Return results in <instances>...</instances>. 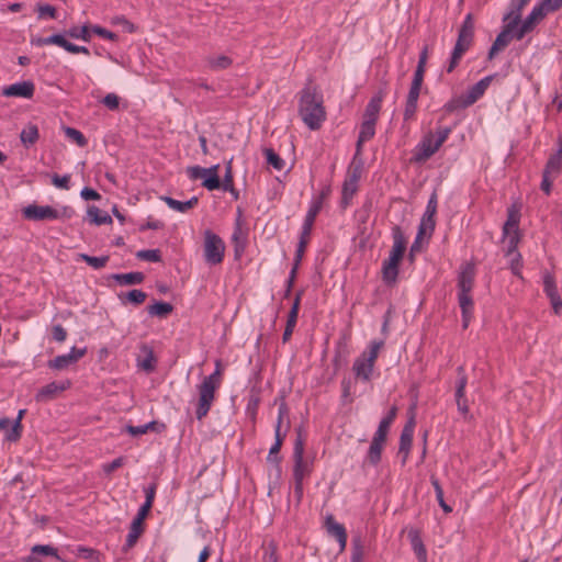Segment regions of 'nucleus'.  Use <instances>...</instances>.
I'll return each mask as SVG.
<instances>
[{
	"instance_id": "26",
	"label": "nucleus",
	"mask_w": 562,
	"mask_h": 562,
	"mask_svg": "<svg viewBox=\"0 0 562 562\" xmlns=\"http://www.w3.org/2000/svg\"><path fill=\"white\" fill-rule=\"evenodd\" d=\"M385 440V438L379 437L376 435L373 436L367 454V460L370 464L376 465L381 461L383 443Z\"/></svg>"
},
{
	"instance_id": "64",
	"label": "nucleus",
	"mask_w": 562,
	"mask_h": 562,
	"mask_svg": "<svg viewBox=\"0 0 562 562\" xmlns=\"http://www.w3.org/2000/svg\"><path fill=\"white\" fill-rule=\"evenodd\" d=\"M80 195L83 200H87V201H95V200L101 199V195L95 190L88 188V187H86L81 190Z\"/></svg>"
},
{
	"instance_id": "35",
	"label": "nucleus",
	"mask_w": 562,
	"mask_h": 562,
	"mask_svg": "<svg viewBox=\"0 0 562 562\" xmlns=\"http://www.w3.org/2000/svg\"><path fill=\"white\" fill-rule=\"evenodd\" d=\"M26 413V409H20L19 413H18V416L16 418L13 420V424H12V427L10 429V431L7 432L5 435V439L8 441H16L20 439L21 437V432H22V418L23 416L25 415Z\"/></svg>"
},
{
	"instance_id": "4",
	"label": "nucleus",
	"mask_w": 562,
	"mask_h": 562,
	"mask_svg": "<svg viewBox=\"0 0 562 562\" xmlns=\"http://www.w3.org/2000/svg\"><path fill=\"white\" fill-rule=\"evenodd\" d=\"M384 347V340H372L352 364V372L356 381L359 383L371 382L374 375V363L381 349Z\"/></svg>"
},
{
	"instance_id": "8",
	"label": "nucleus",
	"mask_w": 562,
	"mask_h": 562,
	"mask_svg": "<svg viewBox=\"0 0 562 562\" xmlns=\"http://www.w3.org/2000/svg\"><path fill=\"white\" fill-rule=\"evenodd\" d=\"M321 206H322L321 202L314 203L310 207V210L305 216L301 236H300V241H299V245H297V248L295 251V255L299 258V260H302V258H303L306 245L308 244V240H310V236H311V232H312L315 218L321 211Z\"/></svg>"
},
{
	"instance_id": "14",
	"label": "nucleus",
	"mask_w": 562,
	"mask_h": 562,
	"mask_svg": "<svg viewBox=\"0 0 562 562\" xmlns=\"http://www.w3.org/2000/svg\"><path fill=\"white\" fill-rule=\"evenodd\" d=\"M86 355V348L72 347L68 353L55 357L49 361V367L57 370H64L75 364Z\"/></svg>"
},
{
	"instance_id": "30",
	"label": "nucleus",
	"mask_w": 562,
	"mask_h": 562,
	"mask_svg": "<svg viewBox=\"0 0 562 562\" xmlns=\"http://www.w3.org/2000/svg\"><path fill=\"white\" fill-rule=\"evenodd\" d=\"M113 279L120 285H134L143 283L145 276L143 272H128V273H117L113 274Z\"/></svg>"
},
{
	"instance_id": "62",
	"label": "nucleus",
	"mask_w": 562,
	"mask_h": 562,
	"mask_svg": "<svg viewBox=\"0 0 562 562\" xmlns=\"http://www.w3.org/2000/svg\"><path fill=\"white\" fill-rule=\"evenodd\" d=\"M92 32L103 38H108L111 41H115L117 38V35L115 33H113L104 27H101L99 25L93 26Z\"/></svg>"
},
{
	"instance_id": "47",
	"label": "nucleus",
	"mask_w": 562,
	"mask_h": 562,
	"mask_svg": "<svg viewBox=\"0 0 562 562\" xmlns=\"http://www.w3.org/2000/svg\"><path fill=\"white\" fill-rule=\"evenodd\" d=\"M80 258L93 269H101L109 261V256L93 257L86 254H81Z\"/></svg>"
},
{
	"instance_id": "56",
	"label": "nucleus",
	"mask_w": 562,
	"mask_h": 562,
	"mask_svg": "<svg viewBox=\"0 0 562 562\" xmlns=\"http://www.w3.org/2000/svg\"><path fill=\"white\" fill-rule=\"evenodd\" d=\"M37 13H38V19H44L46 16H48L50 19H56L57 11H56L55 7L45 3V4H38Z\"/></svg>"
},
{
	"instance_id": "60",
	"label": "nucleus",
	"mask_w": 562,
	"mask_h": 562,
	"mask_svg": "<svg viewBox=\"0 0 562 562\" xmlns=\"http://www.w3.org/2000/svg\"><path fill=\"white\" fill-rule=\"evenodd\" d=\"M52 335H53L54 340H56L58 342H63V341H65V339L67 337V331L61 325L57 324V325L53 326Z\"/></svg>"
},
{
	"instance_id": "22",
	"label": "nucleus",
	"mask_w": 562,
	"mask_h": 562,
	"mask_svg": "<svg viewBox=\"0 0 562 562\" xmlns=\"http://www.w3.org/2000/svg\"><path fill=\"white\" fill-rule=\"evenodd\" d=\"M493 79L494 75H490L473 85L464 94L467 103L474 104L485 93Z\"/></svg>"
},
{
	"instance_id": "46",
	"label": "nucleus",
	"mask_w": 562,
	"mask_h": 562,
	"mask_svg": "<svg viewBox=\"0 0 562 562\" xmlns=\"http://www.w3.org/2000/svg\"><path fill=\"white\" fill-rule=\"evenodd\" d=\"M263 154L267 158V162L271 165L274 169H283L284 160L272 148H265Z\"/></svg>"
},
{
	"instance_id": "19",
	"label": "nucleus",
	"mask_w": 562,
	"mask_h": 562,
	"mask_svg": "<svg viewBox=\"0 0 562 562\" xmlns=\"http://www.w3.org/2000/svg\"><path fill=\"white\" fill-rule=\"evenodd\" d=\"M303 294V291H299L295 295L294 302L292 304V307L289 312L285 329L282 336V341L288 342L293 334V330L295 328L297 316H299V310H300V302L301 296Z\"/></svg>"
},
{
	"instance_id": "25",
	"label": "nucleus",
	"mask_w": 562,
	"mask_h": 562,
	"mask_svg": "<svg viewBox=\"0 0 562 562\" xmlns=\"http://www.w3.org/2000/svg\"><path fill=\"white\" fill-rule=\"evenodd\" d=\"M408 539L411 541L413 551L415 552L419 562L427 561V551L420 538L419 531L417 529H411L408 531Z\"/></svg>"
},
{
	"instance_id": "40",
	"label": "nucleus",
	"mask_w": 562,
	"mask_h": 562,
	"mask_svg": "<svg viewBox=\"0 0 562 562\" xmlns=\"http://www.w3.org/2000/svg\"><path fill=\"white\" fill-rule=\"evenodd\" d=\"M562 166V143L559 150L553 154L547 161L544 170L550 173L558 175Z\"/></svg>"
},
{
	"instance_id": "42",
	"label": "nucleus",
	"mask_w": 562,
	"mask_h": 562,
	"mask_svg": "<svg viewBox=\"0 0 562 562\" xmlns=\"http://www.w3.org/2000/svg\"><path fill=\"white\" fill-rule=\"evenodd\" d=\"M350 562H362L364 557V547L360 536L353 537L351 542Z\"/></svg>"
},
{
	"instance_id": "7",
	"label": "nucleus",
	"mask_w": 562,
	"mask_h": 562,
	"mask_svg": "<svg viewBox=\"0 0 562 562\" xmlns=\"http://www.w3.org/2000/svg\"><path fill=\"white\" fill-rule=\"evenodd\" d=\"M293 459H294V468H293V477L294 481L303 482L306 476H308L312 472V462L304 459V440L302 438L301 431H297V436L294 442L293 448Z\"/></svg>"
},
{
	"instance_id": "39",
	"label": "nucleus",
	"mask_w": 562,
	"mask_h": 562,
	"mask_svg": "<svg viewBox=\"0 0 562 562\" xmlns=\"http://www.w3.org/2000/svg\"><path fill=\"white\" fill-rule=\"evenodd\" d=\"M65 37L61 34H53L48 37H34L31 40V44L37 47L45 45H57L63 47L65 44Z\"/></svg>"
},
{
	"instance_id": "31",
	"label": "nucleus",
	"mask_w": 562,
	"mask_h": 562,
	"mask_svg": "<svg viewBox=\"0 0 562 562\" xmlns=\"http://www.w3.org/2000/svg\"><path fill=\"white\" fill-rule=\"evenodd\" d=\"M146 297L147 294L144 291L137 289L131 290L127 293L119 294V299L123 304L128 302L134 305H140L142 303L145 302Z\"/></svg>"
},
{
	"instance_id": "5",
	"label": "nucleus",
	"mask_w": 562,
	"mask_h": 562,
	"mask_svg": "<svg viewBox=\"0 0 562 562\" xmlns=\"http://www.w3.org/2000/svg\"><path fill=\"white\" fill-rule=\"evenodd\" d=\"M451 131V127L440 126L436 130V133H427L415 149L414 160L416 162L428 160L446 142Z\"/></svg>"
},
{
	"instance_id": "1",
	"label": "nucleus",
	"mask_w": 562,
	"mask_h": 562,
	"mask_svg": "<svg viewBox=\"0 0 562 562\" xmlns=\"http://www.w3.org/2000/svg\"><path fill=\"white\" fill-rule=\"evenodd\" d=\"M299 113L303 122L313 131L318 130L322 122L325 121L326 113L323 106V97L311 85H307L301 91Z\"/></svg>"
},
{
	"instance_id": "15",
	"label": "nucleus",
	"mask_w": 562,
	"mask_h": 562,
	"mask_svg": "<svg viewBox=\"0 0 562 562\" xmlns=\"http://www.w3.org/2000/svg\"><path fill=\"white\" fill-rule=\"evenodd\" d=\"M325 528L330 537H334L340 547V551H344L347 546V531L344 525L337 522L333 515H327L325 518Z\"/></svg>"
},
{
	"instance_id": "54",
	"label": "nucleus",
	"mask_w": 562,
	"mask_h": 562,
	"mask_svg": "<svg viewBox=\"0 0 562 562\" xmlns=\"http://www.w3.org/2000/svg\"><path fill=\"white\" fill-rule=\"evenodd\" d=\"M68 35L72 38H80L83 41H90V31L87 25H83L81 27L75 26L71 27L68 32Z\"/></svg>"
},
{
	"instance_id": "28",
	"label": "nucleus",
	"mask_w": 562,
	"mask_h": 562,
	"mask_svg": "<svg viewBox=\"0 0 562 562\" xmlns=\"http://www.w3.org/2000/svg\"><path fill=\"white\" fill-rule=\"evenodd\" d=\"M161 200L173 211L186 213L189 210L193 209L199 200L196 196H192L190 200L186 202L178 201L170 196H162Z\"/></svg>"
},
{
	"instance_id": "44",
	"label": "nucleus",
	"mask_w": 562,
	"mask_h": 562,
	"mask_svg": "<svg viewBox=\"0 0 562 562\" xmlns=\"http://www.w3.org/2000/svg\"><path fill=\"white\" fill-rule=\"evenodd\" d=\"M537 10H540L542 16L558 11L562 7V0H542L539 4L535 5Z\"/></svg>"
},
{
	"instance_id": "45",
	"label": "nucleus",
	"mask_w": 562,
	"mask_h": 562,
	"mask_svg": "<svg viewBox=\"0 0 562 562\" xmlns=\"http://www.w3.org/2000/svg\"><path fill=\"white\" fill-rule=\"evenodd\" d=\"M543 290L549 299L560 295L558 292L555 280L553 276L549 272H546L543 276Z\"/></svg>"
},
{
	"instance_id": "21",
	"label": "nucleus",
	"mask_w": 562,
	"mask_h": 562,
	"mask_svg": "<svg viewBox=\"0 0 562 562\" xmlns=\"http://www.w3.org/2000/svg\"><path fill=\"white\" fill-rule=\"evenodd\" d=\"M157 358L151 347L143 344L139 347V353L137 356V367L146 372H151L156 368Z\"/></svg>"
},
{
	"instance_id": "63",
	"label": "nucleus",
	"mask_w": 562,
	"mask_h": 562,
	"mask_svg": "<svg viewBox=\"0 0 562 562\" xmlns=\"http://www.w3.org/2000/svg\"><path fill=\"white\" fill-rule=\"evenodd\" d=\"M221 382V373L220 370L216 369V371L212 374H210L207 378L204 379L202 384L200 386H216Z\"/></svg>"
},
{
	"instance_id": "38",
	"label": "nucleus",
	"mask_w": 562,
	"mask_h": 562,
	"mask_svg": "<svg viewBox=\"0 0 562 562\" xmlns=\"http://www.w3.org/2000/svg\"><path fill=\"white\" fill-rule=\"evenodd\" d=\"M173 310V306L168 302H156L147 307L150 316H157L160 318L167 317Z\"/></svg>"
},
{
	"instance_id": "36",
	"label": "nucleus",
	"mask_w": 562,
	"mask_h": 562,
	"mask_svg": "<svg viewBox=\"0 0 562 562\" xmlns=\"http://www.w3.org/2000/svg\"><path fill=\"white\" fill-rule=\"evenodd\" d=\"M38 128L34 124H29L25 126L20 134L21 142L25 147L35 144L38 139Z\"/></svg>"
},
{
	"instance_id": "24",
	"label": "nucleus",
	"mask_w": 562,
	"mask_h": 562,
	"mask_svg": "<svg viewBox=\"0 0 562 562\" xmlns=\"http://www.w3.org/2000/svg\"><path fill=\"white\" fill-rule=\"evenodd\" d=\"M459 306L462 314V327L467 329L473 317L474 303L471 295H458Z\"/></svg>"
},
{
	"instance_id": "2",
	"label": "nucleus",
	"mask_w": 562,
	"mask_h": 562,
	"mask_svg": "<svg viewBox=\"0 0 562 562\" xmlns=\"http://www.w3.org/2000/svg\"><path fill=\"white\" fill-rule=\"evenodd\" d=\"M233 158H231L225 165V175L223 181L218 177L220 165H214L210 168H203L200 166H191L187 168V173L191 180L202 179V186L210 191L223 189L233 190L234 175H233Z\"/></svg>"
},
{
	"instance_id": "3",
	"label": "nucleus",
	"mask_w": 562,
	"mask_h": 562,
	"mask_svg": "<svg viewBox=\"0 0 562 562\" xmlns=\"http://www.w3.org/2000/svg\"><path fill=\"white\" fill-rule=\"evenodd\" d=\"M393 246L390 251L389 259L383 261L382 278L387 284L394 283L398 276V265L403 259L406 250L407 238L400 226L392 228Z\"/></svg>"
},
{
	"instance_id": "13",
	"label": "nucleus",
	"mask_w": 562,
	"mask_h": 562,
	"mask_svg": "<svg viewBox=\"0 0 562 562\" xmlns=\"http://www.w3.org/2000/svg\"><path fill=\"white\" fill-rule=\"evenodd\" d=\"M475 268L471 262H465L461 266L458 276V295H471L474 284Z\"/></svg>"
},
{
	"instance_id": "29",
	"label": "nucleus",
	"mask_w": 562,
	"mask_h": 562,
	"mask_svg": "<svg viewBox=\"0 0 562 562\" xmlns=\"http://www.w3.org/2000/svg\"><path fill=\"white\" fill-rule=\"evenodd\" d=\"M143 531H144L143 522L133 519L131 527H130L128 535L126 537L125 544L123 546L124 552H127L130 549H132L136 544L138 538L143 533Z\"/></svg>"
},
{
	"instance_id": "37",
	"label": "nucleus",
	"mask_w": 562,
	"mask_h": 562,
	"mask_svg": "<svg viewBox=\"0 0 562 562\" xmlns=\"http://www.w3.org/2000/svg\"><path fill=\"white\" fill-rule=\"evenodd\" d=\"M206 63L210 69L212 70H223L227 69L232 64L233 60L231 57L226 55H218V56H209L206 58Z\"/></svg>"
},
{
	"instance_id": "49",
	"label": "nucleus",
	"mask_w": 562,
	"mask_h": 562,
	"mask_svg": "<svg viewBox=\"0 0 562 562\" xmlns=\"http://www.w3.org/2000/svg\"><path fill=\"white\" fill-rule=\"evenodd\" d=\"M65 134L69 139L75 142L80 147H85L88 143L85 135L79 130H76L74 127H66Z\"/></svg>"
},
{
	"instance_id": "51",
	"label": "nucleus",
	"mask_w": 562,
	"mask_h": 562,
	"mask_svg": "<svg viewBox=\"0 0 562 562\" xmlns=\"http://www.w3.org/2000/svg\"><path fill=\"white\" fill-rule=\"evenodd\" d=\"M543 19L542 13H540V10H537L536 7L531 10V12L527 15V18L521 23L524 26H526L530 32L533 30L536 24Z\"/></svg>"
},
{
	"instance_id": "34",
	"label": "nucleus",
	"mask_w": 562,
	"mask_h": 562,
	"mask_svg": "<svg viewBox=\"0 0 562 562\" xmlns=\"http://www.w3.org/2000/svg\"><path fill=\"white\" fill-rule=\"evenodd\" d=\"M396 413H397V408L395 406H393L390 409V412L387 413V415L381 419L379 427L374 435L386 439L390 426L393 423V420L395 419Z\"/></svg>"
},
{
	"instance_id": "10",
	"label": "nucleus",
	"mask_w": 562,
	"mask_h": 562,
	"mask_svg": "<svg viewBox=\"0 0 562 562\" xmlns=\"http://www.w3.org/2000/svg\"><path fill=\"white\" fill-rule=\"evenodd\" d=\"M520 22V15H515L512 21H509L502 30V32L496 36L494 43L492 44L487 58L492 60L495 55L508 46L513 38V32L517 29Z\"/></svg>"
},
{
	"instance_id": "9",
	"label": "nucleus",
	"mask_w": 562,
	"mask_h": 562,
	"mask_svg": "<svg viewBox=\"0 0 562 562\" xmlns=\"http://www.w3.org/2000/svg\"><path fill=\"white\" fill-rule=\"evenodd\" d=\"M474 38V20L471 13H468L459 29L458 38L453 50L464 54L472 45Z\"/></svg>"
},
{
	"instance_id": "57",
	"label": "nucleus",
	"mask_w": 562,
	"mask_h": 562,
	"mask_svg": "<svg viewBox=\"0 0 562 562\" xmlns=\"http://www.w3.org/2000/svg\"><path fill=\"white\" fill-rule=\"evenodd\" d=\"M69 181H70V176L69 175L59 176L57 173H54L52 176L53 184L55 187L59 188V189L68 190L69 189Z\"/></svg>"
},
{
	"instance_id": "12",
	"label": "nucleus",
	"mask_w": 562,
	"mask_h": 562,
	"mask_svg": "<svg viewBox=\"0 0 562 562\" xmlns=\"http://www.w3.org/2000/svg\"><path fill=\"white\" fill-rule=\"evenodd\" d=\"M437 205H438L437 193L432 192V194L430 195V198L428 200L426 211L422 217V221H420V224L418 227V237H423L427 231H429V235H431V233L434 232L435 225H436L435 215L437 213Z\"/></svg>"
},
{
	"instance_id": "6",
	"label": "nucleus",
	"mask_w": 562,
	"mask_h": 562,
	"mask_svg": "<svg viewBox=\"0 0 562 562\" xmlns=\"http://www.w3.org/2000/svg\"><path fill=\"white\" fill-rule=\"evenodd\" d=\"M225 244L223 239L207 229L204 233V259L205 262L215 266L223 261Z\"/></svg>"
},
{
	"instance_id": "58",
	"label": "nucleus",
	"mask_w": 562,
	"mask_h": 562,
	"mask_svg": "<svg viewBox=\"0 0 562 562\" xmlns=\"http://www.w3.org/2000/svg\"><path fill=\"white\" fill-rule=\"evenodd\" d=\"M102 103L109 109V110H117L120 105V98L115 93H108L103 99Z\"/></svg>"
},
{
	"instance_id": "48",
	"label": "nucleus",
	"mask_w": 562,
	"mask_h": 562,
	"mask_svg": "<svg viewBox=\"0 0 562 562\" xmlns=\"http://www.w3.org/2000/svg\"><path fill=\"white\" fill-rule=\"evenodd\" d=\"M374 134L375 123H372L371 121H363L359 132L360 142H367L371 139Z\"/></svg>"
},
{
	"instance_id": "17",
	"label": "nucleus",
	"mask_w": 562,
	"mask_h": 562,
	"mask_svg": "<svg viewBox=\"0 0 562 562\" xmlns=\"http://www.w3.org/2000/svg\"><path fill=\"white\" fill-rule=\"evenodd\" d=\"M215 390L216 389H200L199 398L195 403V417L199 420H202L210 412L215 400Z\"/></svg>"
},
{
	"instance_id": "61",
	"label": "nucleus",
	"mask_w": 562,
	"mask_h": 562,
	"mask_svg": "<svg viewBox=\"0 0 562 562\" xmlns=\"http://www.w3.org/2000/svg\"><path fill=\"white\" fill-rule=\"evenodd\" d=\"M420 89H422V86L412 83L408 94H407L406 102L417 104Z\"/></svg>"
},
{
	"instance_id": "52",
	"label": "nucleus",
	"mask_w": 562,
	"mask_h": 562,
	"mask_svg": "<svg viewBox=\"0 0 562 562\" xmlns=\"http://www.w3.org/2000/svg\"><path fill=\"white\" fill-rule=\"evenodd\" d=\"M64 389H41L35 395L37 402H48L56 398Z\"/></svg>"
},
{
	"instance_id": "55",
	"label": "nucleus",
	"mask_w": 562,
	"mask_h": 562,
	"mask_svg": "<svg viewBox=\"0 0 562 562\" xmlns=\"http://www.w3.org/2000/svg\"><path fill=\"white\" fill-rule=\"evenodd\" d=\"M77 555L87 560H95L97 562H100L99 560V552L94 549L87 548V547H78L77 548Z\"/></svg>"
},
{
	"instance_id": "59",
	"label": "nucleus",
	"mask_w": 562,
	"mask_h": 562,
	"mask_svg": "<svg viewBox=\"0 0 562 562\" xmlns=\"http://www.w3.org/2000/svg\"><path fill=\"white\" fill-rule=\"evenodd\" d=\"M263 562H278L277 547L270 543L266 549L262 558Z\"/></svg>"
},
{
	"instance_id": "11",
	"label": "nucleus",
	"mask_w": 562,
	"mask_h": 562,
	"mask_svg": "<svg viewBox=\"0 0 562 562\" xmlns=\"http://www.w3.org/2000/svg\"><path fill=\"white\" fill-rule=\"evenodd\" d=\"M22 213L30 221H54L60 217V212L49 205L30 204L22 210Z\"/></svg>"
},
{
	"instance_id": "27",
	"label": "nucleus",
	"mask_w": 562,
	"mask_h": 562,
	"mask_svg": "<svg viewBox=\"0 0 562 562\" xmlns=\"http://www.w3.org/2000/svg\"><path fill=\"white\" fill-rule=\"evenodd\" d=\"M382 100V92H379L369 101L364 110L363 121H371L372 123H376L378 115L381 110Z\"/></svg>"
},
{
	"instance_id": "53",
	"label": "nucleus",
	"mask_w": 562,
	"mask_h": 562,
	"mask_svg": "<svg viewBox=\"0 0 562 562\" xmlns=\"http://www.w3.org/2000/svg\"><path fill=\"white\" fill-rule=\"evenodd\" d=\"M468 106H470V104L467 103V99H465V97L463 94L461 97L451 99L449 102H447L445 104L443 108H445V110L447 112L451 113V112H454V111H457L459 109H464V108H468Z\"/></svg>"
},
{
	"instance_id": "16",
	"label": "nucleus",
	"mask_w": 562,
	"mask_h": 562,
	"mask_svg": "<svg viewBox=\"0 0 562 562\" xmlns=\"http://www.w3.org/2000/svg\"><path fill=\"white\" fill-rule=\"evenodd\" d=\"M35 86L32 81H21L7 86L2 90L4 97L31 99L34 95Z\"/></svg>"
},
{
	"instance_id": "41",
	"label": "nucleus",
	"mask_w": 562,
	"mask_h": 562,
	"mask_svg": "<svg viewBox=\"0 0 562 562\" xmlns=\"http://www.w3.org/2000/svg\"><path fill=\"white\" fill-rule=\"evenodd\" d=\"M430 483L434 486L436 498L438 501L439 506L442 508L445 513H451L452 508L445 502L443 490L439 483V480L435 475H431Z\"/></svg>"
},
{
	"instance_id": "23",
	"label": "nucleus",
	"mask_w": 562,
	"mask_h": 562,
	"mask_svg": "<svg viewBox=\"0 0 562 562\" xmlns=\"http://www.w3.org/2000/svg\"><path fill=\"white\" fill-rule=\"evenodd\" d=\"M42 557H54L60 560L58 551L50 544H35L31 548L30 555L25 559L26 562H42Z\"/></svg>"
},
{
	"instance_id": "32",
	"label": "nucleus",
	"mask_w": 562,
	"mask_h": 562,
	"mask_svg": "<svg viewBox=\"0 0 562 562\" xmlns=\"http://www.w3.org/2000/svg\"><path fill=\"white\" fill-rule=\"evenodd\" d=\"M456 403L458 406V411L464 417H469L470 412V397L468 396L465 389H457L456 391Z\"/></svg>"
},
{
	"instance_id": "43",
	"label": "nucleus",
	"mask_w": 562,
	"mask_h": 562,
	"mask_svg": "<svg viewBox=\"0 0 562 562\" xmlns=\"http://www.w3.org/2000/svg\"><path fill=\"white\" fill-rule=\"evenodd\" d=\"M357 189L358 181H356V178H346L342 186V201L345 204H348L349 200L357 192Z\"/></svg>"
},
{
	"instance_id": "33",
	"label": "nucleus",
	"mask_w": 562,
	"mask_h": 562,
	"mask_svg": "<svg viewBox=\"0 0 562 562\" xmlns=\"http://www.w3.org/2000/svg\"><path fill=\"white\" fill-rule=\"evenodd\" d=\"M87 214L90 217L91 223L95 225H104L112 223V217L108 213L102 212L99 207L94 205L88 207Z\"/></svg>"
},
{
	"instance_id": "20",
	"label": "nucleus",
	"mask_w": 562,
	"mask_h": 562,
	"mask_svg": "<svg viewBox=\"0 0 562 562\" xmlns=\"http://www.w3.org/2000/svg\"><path fill=\"white\" fill-rule=\"evenodd\" d=\"M414 428H415V419L414 417H411L409 420L405 424L401 437H400V448L398 452L404 453L403 457V463L406 462V459L408 457L412 442H413V435H414Z\"/></svg>"
},
{
	"instance_id": "50",
	"label": "nucleus",
	"mask_w": 562,
	"mask_h": 562,
	"mask_svg": "<svg viewBox=\"0 0 562 562\" xmlns=\"http://www.w3.org/2000/svg\"><path fill=\"white\" fill-rule=\"evenodd\" d=\"M136 257L140 260L150 262H159L161 260V254L159 249H144L136 254Z\"/></svg>"
},
{
	"instance_id": "18",
	"label": "nucleus",
	"mask_w": 562,
	"mask_h": 562,
	"mask_svg": "<svg viewBox=\"0 0 562 562\" xmlns=\"http://www.w3.org/2000/svg\"><path fill=\"white\" fill-rule=\"evenodd\" d=\"M518 212L513 209H509L507 221L505 222L503 227L504 235L508 237L509 248H515L518 243Z\"/></svg>"
}]
</instances>
